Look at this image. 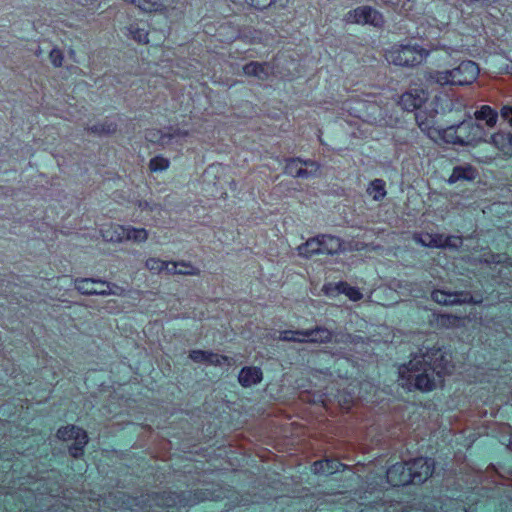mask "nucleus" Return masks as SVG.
Segmentation results:
<instances>
[{
	"instance_id": "nucleus-20",
	"label": "nucleus",
	"mask_w": 512,
	"mask_h": 512,
	"mask_svg": "<svg viewBox=\"0 0 512 512\" xmlns=\"http://www.w3.org/2000/svg\"><path fill=\"white\" fill-rule=\"evenodd\" d=\"M477 175V171L471 165L457 166L453 169L450 176V182H456L458 180H473Z\"/></svg>"
},
{
	"instance_id": "nucleus-17",
	"label": "nucleus",
	"mask_w": 512,
	"mask_h": 512,
	"mask_svg": "<svg viewBox=\"0 0 512 512\" xmlns=\"http://www.w3.org/2000/svg\"><path fill=\"white\" fill-rule=\"evenodd\" d=\"M239 383L244 387H251L262 380V371L257 367H245L241 370Z\"/></svg>"
},
{
	"instance_id": "nucleus-41",
	"label": "nucleus",
	"mask_w": 512,
	"mask_h": 512,
	"mask_svg": "<svg viewBox=\"0 0 512 512\" xmlns=\"http://www.w3.org/2000/svg\"><path fill=\"white\" fill-rule=\"evenodd\" d=\"M166 267L164 271L169 275H178L179 262H168L166 261Z\"/></svg>"
},
{
	"instance_id": "nucleus-45",
	"label": "nucleus",
	"mask_w": 512,
	"mask_h": 512,
	"mask_svg": "<svg viewBox=\"0 0 512 512\" xmlns=\"http://www.w3.org/2000/svg\"><path fill=\"white\" fill-rule=\"evenodd\" d=\"M476 160L481 163H491L494 160L493 156L477 157Z\"/></svg>"
},
{
	"instance_id": "nucleus-39",
	"label": "nucleus",
	"mask_w": 512,
	"mask_h": 512,
	"mask_svg": "<svg viewBox=\"0 0 512 512\" xmlns=\"http://www.w3.org/2000/svg\"><path fill=\"white\" fill-rule=\"evenodd\" d=\"M340 283L338 284H327V285H324L323 288H322V291L324 292L325 295L329 296V297H333V296H336L338 294H340Z\"/></svg>"
},
{
	"instance_id": "nucleus-1",
	"label": "nucleus",
	"mask_w": 512,
	"mask_h": 512,
	"mask_svg": "<svg viewBox=\"0 0 512 512\" xmlns=\"http://www.w3.org/2000/svg\"><path fill=\"white\" fill-rule=\"evenodd\" d=\"M449 360L440 351H430L413 357L399 368L400 385L407 389L431 391L451 372Z\"/></svg>"
},
{
	"instance_id": "nucleus-11",
	"label": "nucleus",
	"mask_w": 512,
	"mask_h": 512,
	"mask_svg": "<svg viewBox=\"0 0 512 512\" xmlns=\"http://www.w3.org/2000/svg\"><path fill=\"white\" fill-rule=\"evenodd\" d=\"M432 299L443 305H454L458 303H466L473 301L474 303H479L478 300H473V298L464 292L460 293H449L442 290H436L432 292Z\"/></svg>"
},
{
	"instance_id": "nucleus-44",
	"label": "nucleus",
	"mask_w": 512,
	"mask_h": 512,
	"mask_svg": "<svg viewBox=\"0 0 512 512\" xmlns=\"http://www.w3.org/2000/svg\"><path fill=\"white\" fill-rule=\"evenodd\" d=\"M483 260H484L486 263H491V262H497V263H499V262H501V259H500V256H499V255H498V256H496V257H495L494 255H489L488 257H485Z\"/></svg>"
},
{
	"instance_id": "nucleus-3",
	"label": "nucleus",
	"mask_w": 512,
	"mask_h": 512,
	"mask_svg": "<svg viewBox=\"0 0 512 512\" xmlns=\"http://www.w3.org/2000/svg\"><path fill=\"white\" fill-rule=\"evenodd\" d=\"M441 138L449 144L461 146H477L486 142V133L480 124L472 120L462 121L439 132Z\"/></svg>"
},
{
	"instance_id": "nucleus-7",
	"label": "nucleus",
	"mask_w": 512,
	"mask_h": 512,
	"mask_svg": "<svg viewBox=\"0 0 512 512\" xmlns=\"http://www.w3.org/2000/svg\"><path fill=\"white\" fill-rule=\"evenodd\" d=\"M57 437L63 441L74 440V444L70 448V453L73 457L80 456L84 446L88 442L86 432L75 426H66L60 428L57 432Z\"/></svg>"
},
{
	"instance_id": "nucleus-31",
	"label": "nucleus",
	"mask_w": 512,
	"mask_h": 512,
	"mask_svg": "<svg viewBox=\"0 0 512 512\" xmlns=\"http://www.w3.org/2000/svg\"><path fill=\"white\" fill-rule=\"evenodd\" d=\"M200 270L193 266L190 262H179L178 275L194 276L199 275Z\"/></svg>"
},
{
	"instance_id": "nucleus-8",
	"label": "nucleus",
	"mask_w": 512,
	"mask_h": 512,
	"mask_svg": "<svg viewBox=\"0 0 512 512\" xmlns=\"http://www.w3.org/2000/svg\"><path fill=\"white\" fill-rule=\"evenodd\" d=\"M451 73L455 85H469L478 77L479 67L475 62L467 60L452 69Z\"/></svg>"
},
{
	"instance_id": "nucleus-12",
	"label": "nucleus",
	"mask_w": 512,
	"mask_h": 512,
	"mask_svg": "<svg viewBox=\"0 0 512 512\" xmlns=\"http://www.w3.org/2000/svg\"><path fill=\"white\" fill-rule=\"evenodd\" d=\"M243 73L247 76H253L259 80H267L273 73V67L270 63L252 61L243 67Z\"/></svg>"
},
{
	"instance_id": "nucleus-38",
	"label": "nucleus",
	"mask_w": 512,
	"mask_h": 512,
	"mask_svg": "<svg viewBox=\"0 0 512 512\" xmlns=\"http://www.w3.org/2000/svg\"><path fill=\"white\" fill-rule=\"evenodd\" d=\"M104 291L106 293V296L108 295H116L121 296L124 293V289L116 284H111L106 282V286H104Z\"/></svg>"
},
{
	"instance_id": "nucleus-25",
	"label": "nucleus",
	"mask_w": 512,
	"mask_h": 512,
	"mask_svg": "<svg viewBox=\"0 0 512 512\" xmlns=\"http://www.w3.org/2000/svg\"><path fill=\"white\" fill-rule=\"evenodd\" d=\"M414 240L418 243H420L423 246L427 247H437L439 248L441 246V235L440 234H418L414 236Z\"/></svg>"
},
{
	"instance_id": "nucleus-47",
	"label": "nucleus",
	"mask_w": 512,
	"mask_h": 512,
	"mask_svg": "<svg viewBox=\"0 0 512 512\" xmlns=\"http://www.w3.org/2000/svg\"><path fill=\"white\" fill-rule=\"evenodd\" d=\"M41 53H42V51L40 48L35 52L36 56H39Z\"/></svg>"
},
{
	"instance_id": "nucleus-15",
	"label": "nucleus",
	"mask_w": 512,
	"mask_h": 512,
	"mask_svg": "<svg viewBox=\"0 0 512 512\" xmlns=\"http://www.w3.org/2000/svg\"><path fill=\"white\" fill-rule=\"evenodd\" d=\"M189 357L197 363H208L213 365H222L228 362V358L222 355L214 354L211 352H205L202 350H193L190 352Z\"/></svg>"
},
{
	"instance_id": "nucleus-28",
	"label": "nucleus",
	"mask_w": 512,
	"mask_h": 512,
	"mask_svg": "<svg viewBox=\"0 0 512 512\" xmlns=\"http://www.w3.org/2000/svg\"><path fill=\"white\" fill-rule=\"evenodd\" d=\"M340 292L345 294L350 300L358 301L362 299L363 294L356 287H352L346 282H340Z\"/></svg>"
},
{
	"instance_id": "nucleus-43",
	"label": "nucleus",
	"mask_w": 512,
	"mask_h": 512,
	"mask_svg": "<svg viewBox=\"0 0 512 512\" xmlns=\"http://www.w3.org/2000/svg\"><path fill=\"white\" fill-rule=\"evenodd\" d=\"M91 130L95 133H102V132H111V131H114L115 128H108L107 130H105V128L103 126H95L93 128H91Z\"/></svg>"
},
{
	"instance_id": "nucleus-9",
	"label": "nucleus",
	"mask_w": 512,
	"mask_h": 512,
	"mask_svg": "<svg viewBox=\"0 0 512 512\" xmlns=\"http://www.w3.org/2000/svg\"><path fill=\"white\" fill-rule=\"evenodd\" d=\"M319 166L312 160L289 159L285 166V172L293 177L307 178L317 172Z\"/></svg>"
},
{
	"instance_id": "nucleus-21",
	"label": "nucleus",
	"mask_w": 512,
	"mask_h": 512,
	"mask_svg": "<svg viewBox=\"0 0 512 512\" xmlns=\"http://www.w3.org/2000/svg\"><path fill=\"white\" fill-rule=\"evenodd\" d=\"M428 81L439 85H455L452 79L451 70L446 71H432L428 74Z\"/></svg>"
},
{
	"instance_id": "nucleus-46",
	"label": "nucleus",
	"mask_w": 512,
	"mask_h": 512,
	"mask_svg": "<svg viewBox=\"0 0 512 512\" xmlns=\"http://www.w3.org/2000/svg\"><path fill=\"white\" fill-rule=\"evenodd\" d=\"M139 206H140V208H141V209H143V210H144V209L152 210V207L149 205V203H148V202L140 203V205H139Z\"/></svg>"
},
{
	"instance_id": "nucleus-18",
	"label": "nucleus",
	"mask_w": 512,
	"mask_h": 512,
	"mask_svg": "<svg viewBox=\"0 0 512 512\" xmlns=\"http://www.w3.org/2000/svg\"><path fill=\"white\" fill-rule=\"evenodd\" d=\"M478 121H484L488 128H493L498 120V114L490 106L484 105L475 112Z\"/></svg>"
},
{
	"instance_id": "nucleus-23",
	"label": "nucleus",
	"mask_w": 512,
	"mask_h": 512,
	"mask_svg": "<svg viewBox=\"0 0 512 512\" xmlns=\"http://www.w3.org/2000/svg\"><path fill=\"white\" fill-rule=\"evenodd\" d=\"M320 239L323 253L333 254L341 249V241L337 237L331 235H322L320 236Z\"/></svg>"
},
{
	"instance_id": "nucleus-34",
	"label": "nucleus",
	"mask_w": 512,
	"mask_h": 512,
	"mask_svg": "<svg viewBox=\"0 0 512 512\" xmlns=\"http://www.w3.org/2000/svg\"><path fill=\"white\" fill-rule=\"evenodd\" d=\"M188 135H189V131L186 129H183L180 127L171 128L170 131L162 137L161 141H162V144H165L166 143L165 138H168V139L184 138V137H187Z\"/></svg>"
},
{
	"instance_id": "nucleus-14",
	"label": "nucleus",
	"mask_w": 512,
	"mask_h": 512,
	"mask_svg": "<svg viewBox=\"0 0 512 512\" xmlns=\"http://www.w3.org/2000/svg\"><path fill=\"white\" fill-rule=\"evenodd\" d=\"M426 93L423 91H409L404 93L400 98V104L408 111L418 109L426 101Z\"/></svg>"
},
{
	"instance_id": "nucleus-19",
	"label": "nucleus",
	"mask_w": 512,
	"mask_h": 512,
	"mask_svg": "<svg viewBox=\"0 0 512 512\" xmlns=\"http://www.w3.org/2000/svg\"><path fill=\"white\" fill-rule=\"evenodd\" d=\"M298 252L299 255L304 257H311L316 253H323L320 236L311 238L307 240L306 243L300 245L298 247Z\"/></svg>"
},
{
	"instance_id": "nucleus-42",
	"label": "nucleus",
	"mask_w": 512,
	"mask_h": 512,
	"mask_svg": "<svg viewBox=\"0 0 512 512\" xmlns=\"http://www.w3.org/2000/svg\"><path fill=\"white\" fill-rule=\"evenodd\" d=\"M501 116L512 125V107L504 106L501 109Z\"/></svg>"
},
{
	"instance_id": "nucleus-35",
	"label": "nucleus",
	"mask_w": 512,
	"mask_h": 512,
	"mask_svg": "<svg viewBox=\"0 0 512 512\" xmlns=\"http://www.w3.org/2000/svg\"><path fill=\"white\" fill-rule=\"evenodd\" d=\"M301 330H285L281 331L279 334V340L281 341H292V342H299L298 339L302 338V335L300 334Z\"/></svg>"
},
{
	"instance_id": "nucleus-32",
	"label": "nucleus",
	"mask_w": 512,
	"mask_h": 512,
	"mask_svg": "<svg viewBox=\"0 0 512 512\" xmlns=\"http://www.w3.org/2000/svg\"><path fill=\"white\" fill-rule=\"evenodd\" d=\"M441 246L439 248H458L462 244V238L459 236L441 235Z\"/></svg>"
},
{
	"instance_id": "nucleus-40",
	"label": "nucleus",
	"mask_w": 512,
	"mask_h": 512,
	"mask_svg": "<svg viewBox=\"0 0 512 512\" xmlns=\"http://www.w3.org/2000/svg\"><path fill=\"white\" fill-rule=\"evenodd\" d=\"M251 6L258 9H264L269 7L274 0H246Z\"/></svg>"
},
{
	"instance_id": "nucleus-36",
	"label": "nucleus",
	"mask_w": 512,
	"mask_h": 512,
	"mask_svg": "<svg viewBox=\"0 0 512 512\" xmlns=\"http://www.w3.org/2000/svg\"><path fill=\"white\" fill-rule=\"evenodd\" d=\"M129 31L133 39L138 41L139 43L148 42V34L145 32V30L136 28L135 26L131 25Z\"/></svg>"
},
{
	"instance_id": "nucleus-22",
	"label": "nucleus",
	"mask_w": 512,
	"mask_h": 512,
	"mask_svg": "<svg viewBox=\"0 0 512 512\" xmlns=\"http://www.w3.org/2000/svg\"><path fill=\"white\" fill-rule=\"evenodd\" d=\"M149 232L144 228H136L133 226H127L126 229V241H132L140 244L147 241Z\"/></svg>"
},
{
	"instance_id": "nucleus-2",
	"label": "nucleus",
	"mask_w": 512,
	"mask_h": 512,
	"mask_svg": "<svg viewBox=\"0 0 512 512\" xmlns=\"http://www.w3.org/2000/svg\"><path fill=\"white\" fill-rule=\"evenodd\" d=\"M434 462L427 458H417L408 463H396L387 471V480L393 486L420 484L433 472Z\"/></svg>"
},
{
	"instance_id": "nucleus-6",
	"label": "nucleus",
	"mask_w": 512,
	"mask_h": 512,
	"mask_svg": "<svg viewBox=\"0 0 512 512\" xmlns=\"http://www.w3.org/2000/svg\"><path fill=\"white\" fill-rule=\"evenodd\" d=\"M300 334L302 335L301 339L299 340V343H327L332 340L334 337L335 342H352L353 337L351 335L341 334L337 333L335 335L332 334L331 331H329L326 328L323 327H317L315 329H306L301 330Z\"/></svg>"
},
{
	"instance_id": "nucleus-24",
	"label": "nucleus",
	"mask_w": 512,
	"mask_h": 512,
	"mask_svg": "<svg viewBox=\"0 0 512 512\" xmlns=\"http://www.w3.org/2000/svg\"><path fill=\"white\" fill-rule=\"evenodd\" d=\"M367 193L375 201H379L386 196L385 182L382 179L373 180L367 188Z\"/></svg>"
},
{
	"instance_id": "nucleus-4",
	"label": "nucleus",
	"mask_w": 512,
	"mask_h": 512,
	"mask_svg": "<svg viewBox=\"0 0 512 512\" xmlns=\"http://www.w3.org/2000/svg\"><path fill=\"white\" fill-rule=\"evenodd\" d=\"M428 55V52L417 45H395L385 52V58L389 63L399 66H414L420 64Z\"/></svg>"
},
{
	"instance_id": "nucleus-37",
	"label": "nucleus",
	"mask_w": 512,
	"mask_h": 512,
	"mask_svg": "<svg viewBox=\"0 0 512 512\" xmlns=\"http://www.w3.org/2000/svg\"><path fill=\"white\" fill-rule=\"evenodd\" d=\"M50 62L55 67H61L64 60L63 52L58 48H53L49 53Z\"/></svg>"
},
{
	"instance_id": "nucleus-16",
	"label": "nucleus",
	"mask_w": 512,
	"mask_h": 512,
	"mask_svg": "<svg viewBox=\"0 0 512 512\" xmlns=\"http://www.w3.org/2000/svg\"><path fill=\"white\" fill-rule=\"evenodd\" d=\"M127 226L111 224L101 229V235L105 241L123 242L126 241Z\"/></svg>"
},
{
	"instance_id": "nucleus-30",
	"label": "nucleus",
	"mask_w": 512,
	"mask_h": 512,
	"mask_svg": "<svg viewBox=\"0 0 512 512\" xmlns=\"http://www.w3.org/2000/svg\"><path fill=\"white\" fill-rule=\"evenodd\" d=\"M338 469L337 463L330 462L328 460L326 461H317L313 465V470L315 472H322V473H333Z\"/></svg>"
},
{
	"instance_id": "nucleus-27",
	"label": "nucleus",
	"mask_w": 512,
	"mask_h": 512,
	"mask_svg": "<svg viewBox=\"0 0 512 512\" xmlns=\"http://www.w3.org/2000/svg\"><path fill=\"white\" fill-rule=\"evenodd\" d=\"M173 13L176 11V16L183 14V3L180 0H163L161 1V12Z\"/></svg>"
},
{
	"instance_id": "nucleus-5",
	"label": "nucleus",
	"mask_w": 512,
	"mask_h": 512,
	"mask_svg": "<svg viewBox=\"0 0 512 512\" xmlns=\"http://www.w3.org/2000/svg\"><path fill=\"white\" fill-rule=\"evenodd\" d=\"M344 21L350 24H369L374 27H381L384 24L382 14L370 6H360L347 12Z\"/></svg>"
},
{
	"instance_id": "nucleus-26",
	"label": "nucleus",
	"mask_w": 512,
	"mask_h": 512,
	"mask_svg": "<svg viewBox=\"0 0 512 512\" xmlns=\"http://www.w3.org/2000/svg\"><path fill=\"white\" fill-rule=\"evenodd\" d=\"M182 500L180 497L173 493H165L161 496H157L155 499L157 506H163L167 509L173 508L178 502H181Z\"/></svg>"
},
{
	"instance_id": "nucleus-10",
	"label": "nucleus",
	"mask_w": 512,
	"mask_h": 512,
	"mask_svg": "<svg viewBox=\"0 0 512 512\" xmlns=\"http://www.w3.org/2000/svg\"><path fill=\"white\" fill-rule=\"evenodd\" d=\"M75 289L84 295L106 296L104 286L106 282L100 279L80 278L74 280Z\"/></svg>"
},
{
	"instance_id": "nucleus-13",
	"label": "nucleus",
	"mask_w": 512,
	"mask_h": 512,
	"mask_svg": "<svg viewBox=\"0 0 512 512\" xmlns=\"http://www.w3.org/2000/svg\"><path fill=\"white\" fill-rule=\"evenodd\" d=\"M491 143L503 156L512 157V135L505 132H497L490 138Z\"/></svg>"
},
{
	"instance_id": "nucleus-33",
	"label": "nucleus",
	"mask_w": 512,
	"mask_h": 512,
	"mask_svg": "<svg viewBox=\"0 0 512 512\" xmlns=\"http://www.w3.org/2000/svg\"><path fill=\"white\" fill-rule=\"evenodd\" d=\"M149 167L152 171H163L169 167V160L163 157H155L150 160Z\"/></svg>"
},
{
	"instance_id": "nucleus-29",
	"label": "nucleus",
	"mask_w": 512,
	"mask_h": 512,
	"mask_svg": "<svg viewBox=\"0 0 512 512\" xmlns=\"http://www.w3.org/2000/svg\"><path fill=\"white\" fill-rule=\"evenodd\" d=\"M166 261H163L156 257H150L145 262V267L149 271L153 273H161L164 271V267H166Z\"/></svg>"
}]
</instances>
